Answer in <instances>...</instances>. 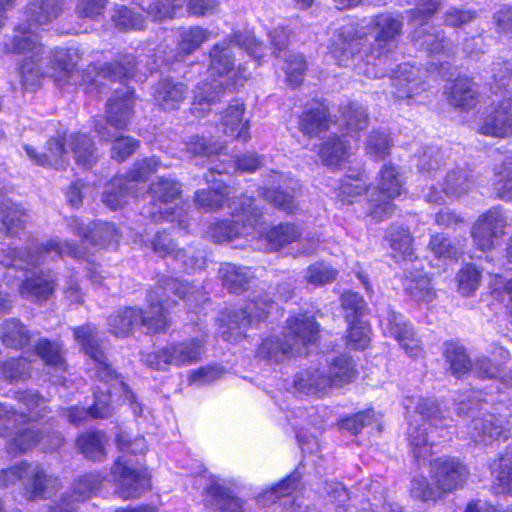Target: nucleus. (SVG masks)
Here are the masks:
<instances>
[{"instance_id": "obj_38", "label": "nucleus", "mask_w": 512, "mask_h": 512, "mask_svg": "<svg viewBox=\"0 0 512 512\" xmlns=\"http://www.w3.org/2000/svg\"><path fill=\"white\" fill-rule=\"evenodd\" d=\"M351 146L349 141L339 137L329 138L319 151L323 163L330 169H342L350 162Z\"/></svg>"}, {"instance_id": "obj_5", "label": "nucleus", "mask_w": 512, "mask_h": 512, "mask_svg": "<svg viewBox=\"0 0 512 512\" xmlns=\"http://www.w3.org/2000/svg\"><path fill=\"white\" fill-rule=\"evenodd\" d=\"M63 0H34L25 12V21L16 29L12 42L6 45L9 52L27 54L20 67L23 86L34 90L40 85L43 73L40 70L39 55L42 47L38 42L39 31L55 19L62 11Z\"/></svg>"}, {"instance_id": "obj_46", "label": "nucleus", "mask_w": 512, "mask_h": 512, "mask_svg": "<svg viewBox=\"0 0 512 512\" xmlns=\"http://www.w3.org/2000/svg\"><path fill=\"white\" fill-rule=\"evenodd\" d=\"M35 355L38 356L46 366L56 371H65L66 364L62 355V348L56 342L41 339L35 346Z\"/></svg>"}, {"instance_id": "obj_33", "label": "nucleus", "mask_w": 512, "mask_h": 512, "mask_svg": "<svg viewBox=\"0 0 512 512\" xmlns=\"http://www.w3.org/2000/svg\"><path fill=\"white\" fill-rule=\"evenodd\" d=\"M40 441H45V449H55L61 445L62 437L58 433H52L45 437L41 436L39 431L34 429V426L25 429L19 428L15 436L9 440L8 450L10 452H24Z\"/></svg>"}, {"instance_id": "obj_55", "label": "nucleus", "mask_w": 512, "mask_h": 512, "mask_svg": "<svg viewBox=\"0 0 512 512\" xmlns=\"http://www.w3.org/2000/svg\"><path fill=\"white\" fill-rule=\"evenodd\" d=\"M481 272L473 265L464 266L457 274L458 291L461 295L469 297L478 289Z\"/></svg>"}, {"instance_id": "obj_24", "label": "nucleus", "mask_w": 512, "mask_h": 512, "mask_svg": "<svg viewBox=\"0 0 512 512\" xmlns=\"http://www.w3.org/2000/svg\"><path fill=\"white\" fill-rule=\"evenodd\" d=\"M506 218L499 208H492L479 216L471 228L474 245L481 251H486L504 234Z\"/></svg>"}, {"instance_id": "obj_20", "label": "nucleus", "mask_w": 512, "mask_h": 512, "mask_svg": "<svg viewBox=\"0 0 512 512\" xmlns=\"http://www.w3.org/2000/svg\"><path fill=\"white\" fill-rule=\"evenodd\" d=\"M480 132L498 138L512 135V98L508 91L494 93L491 111L480 126Z\"/></svg>"}, {"instance_id": "obj_31", "label": "nucleus", "mask_w": 512, "mask_h": 512, "mask_svg": "<svg viewBox=\"0 0 512 512\" xmlns=\"http://www.w3.org/2000/svg\"><path fill=\"white\" fill-rule=\"evenodd\" d=\"M287 181L288 178L286 176L274 172L269 176L267 187L263 188L262 196L275 207L287 212H292L295 209L294 196L282 191V188L285 186L294 190L297 181L289 179L290 184H286Z\"/></svg>"}, {"instance_id": "obj_7", "label": "nucleus", "mask_w": 512, "mask_h": 512, "mask_svg": "<svg viewBox=\"0 0 512 512\" xmlns=\"http://www.w3.org/2000/svg\"><path fill=\"white\" fill-rule=\"evenodd\" d=\"M233 220H224L213 224L210 228V236L216 242L231 241L240 236L256 234L264 238L270 250L277 251L294 241L300 232L294 224H279L264 234L261 223V213L254 206V200L250 197H243L237 203L233 202Z\"/></svg>"}, {"instance_id": "obj_26", "label": "nucleus", "mask_w": 512, "mask_h": 512, "mask_svg": "<svg viewBox=\"0 0 512 512\" xmlns=\"http://www.w3.org/2000/svg\"><path fill=\"white\" fill-rule=\"evenodd\" d=\"M245 107L240 100H233L219 115L217 132L238 141L247 142L250 139L249 120L244 118Z\"/></svg>"}, {"instance_id": "obj_57", "label": "nucleus", "mask_w": 512, "mask_h": 512, "mask_svg": "<svg viewBox=\"0 0 512 512\" xmlns=\"http://www.w3.org/2000/svg\"><path fill=\"white\" fill-rule=\"evenodd\" d=\"M337 275V270L324 262L310 265L306 272V280L313 286H321L332 282Z\"/></svg>"}, {"instance_id": "obj_12", "label": "nucleus", "mask_w": 512, "mask_h": 512, "mask_svg": "<svg viewBox=\"0 0 512 512\" xmlns=\"http://www.w3.org/2000/svg\"><path fill=\"white\" fill-rule=\"evenodd\" d=\"M439 152L434 149L425 151L419 157L418 166L422 172L429 175L433 172L434 179H438L437 184L431 183L424 197L429 203H443L445 198L456 199L468 193L472 187V181L465 170L453 169L445 175L439 170L438 164Z\"/></svg>"}, {"instance_id": "obj_42", "label": "nucleus", "mask_w": 512, "mask_h": 512, "mask_svg": "<svg viewBox=\"0 0 512 512\" xmlns=\"http://www.w3.org/2000/svg\"><path fill=\"white\" fill-rule=\"evenodd\" d=\"M477 99L478 92L468 78L457 79L450 88L449 101L456 107L470 109L477 103Z\"/></svg>"}, {"instance_id": "obj_36", "label": "nucleus", "mask_w": 512, "mask_h": 512, "mask_svg": "<svg viewBox=\"0 0 512 512\" xmlns=\"http://www.w3.org/2000/svg\"><path fill=\"white\" fill-rule=\"evenodd\" d=\"M222 171H215L211 168L206 175V182L209 189L199 190L195 194V202L199 207L205 210H214L222 206L223 201L226 197V187L223 181L217 179V175H222Z\"/></svg>"}, {"instance_id": "obj_1", "label": "nucleus", "mask_w": 512, "mask_h": 512, "mask_svg": "<svg viewBox=\"0 0 512 512\" xmlns=\"http://www.w3.org/2000/svg\"><path fill=\"white\" fill-rule=\"evenodd\" d=\"M402 23L390 14H381L361 25H347L335 35L330 52L340 66H353L368 78L384 76L391 43L400 34Z\"/></svg>"}, {"instance_id": "obj_25", "label": "nucleus", "mask_w": 512, "mask_h": 512, "mask_svg": "<svg viewBox=\"0 0 512 512\" xmlns=\"http://www.w3.org/2000/svg\"><path fill=\"white\" fill-rule=\"evenodd\" d=\"M468 474L467 467L453 457H441L431 463V477L441 492L461 488Z\"/></svg>"}, {"instance_id": "obj_8", "label": "nucleus", "mask_w": 512, "mask_h": 512, "mask_svg": "<svg viewBox=\"0 0 512 512\" xmlns=\"http://www.w3.org/2000/svg\"><path fill=\"white\" fill-rule=\"evenodd\" d=\"M404 408L409 414V427L407 437L411 452L418 461H425L432 455L435 445L433 431L428 434L430 427L439 429L438 435L443 437L442 411L431 398L422 396H407L403 402Z\"/></svg>"}, {"instance_id": "obj_58", "label": "nucleus", "mask_w": 512, "mask_h": 512, "mask_svg": "<svg viewBox=\"0 0 512 512\" xmlns=\"http://www.w3.org/2000/svg\"><path fill=\"white\" fill-rule=\"evenodd\" d=\"M0 374L10 381L26 380L30 376V362L22 357L11 359L2 364Z\"/></svg>"}, {"instance_id": "obj_43", "label": "nucleus", "mask_w": 512, "mask_h": 512, "mask_svg": "<svg viewBox=\"0 0 512 512\" xmlns=\"http://www.w3.org/2000/svg\"><path fill=\"white\" fill-rule=\"evenodd\" d=\"M380 326L386 336H390L396 341H403L407 337L409 338L412 328L401 314H397L391 309H387L380 315Z\"/></svg>"}, {"instance_id": "obj_63", "label": "nucleus", "mask_w": 512, "mask_h": 512, "mask_svg": "<svg viewBox=\"0 0 512 512\" xmlns=\"http://www.w3.org/2000/svg\"><path fill=\"white\" fill-rule=\"evenodd\" d=\"M390 148L389 136L383 132H372L367 140L366 152L374 158L380 159L388 155Z\"/></svg>"}, {"instance_id": "obj_9", "label": "nucleus", "mask_w": 512, "mask_h": 512, "mask_svg": "<svg viewBox=\"0 0 512 512\" xmlns=\"http://www.w3.org/2000/svg\"><path fill=\"white\" fill-rule=\"evenodd\" d=\"M356 375L355 365L347 356L328 359L297 372L292 380L294 392L300 395L324 397L333 387L350 383Z\"/></svg>"}, {"instance_id": "obj_16", "label": "nucleus", "mask_w": 512, "mask_h": 512, "mask_svg": "<svg viewBox=\"0 0 512 512\" xmlns=\"http://www.w3.org/2000/svg\"><path fill=\"white\" fill-rule=\"evenodd\" d=\"M421 2V7L411 12L410 24L412 27H417L413 35L415 46L427 50L438 61L431 62L428 70L432 73L442 67L443 63L440 60L448 56L449 53L447 45L444 44V38L439 33L432 34L424 28L431 15L438 10L440 1L421 0Z\"/></svg>"}, {"instance_id": "obj_59", "label": "nucleus", "mask_w": 512, "mask_h": 512, "mask_svg": "<svg viewBox=\"0 0 512 512\" xmlns=\"http://www.w3.org/2000/svg\"><path fill=\"white\" fill-rule=\"evenodd\" d=\"M112 20L120 30H141L144 27V18L124 6L115 10Z\"/></svg>"}, {"instance_id": "obj_61", "label": "nucleus", "mask_w": 512, "mask_h": 512, "mask_svg": "<svg viewBox=\"0 0 512 512\" xmlns=\"http://www.w3.org/2000/svg\"><path fill=\"white\" fill-rule=\"evenodd\" d=\"M135 67L136 63L134 62V59L128 58L124 64L118 63L115 66L113 64L105 65L99 73L98 77L102 76L103 78H109L113 81H121L124 78H134Z\"/></svg>"}, {"instance_id": "obj_30", "label": "nucleus", "mask_w": 512, "mask_h": 512, "mask_svg": "<svg viewBox=\"0 0 512 512\" xmlns=\"http://www.w3.org/2000/svg\"><path fill=\"white\" fill-rule=\"evenodd\" d=\"M371 189L368 187L367 178L364 173L358 172L357 174L346 175L340 182L337 189V199L343 206L357 204L366 200V206H368V199ZM368 208H366L365 214H368Z\"/></svg>"}, {"instance_id": "obj_49", "label": "nucleus", "mask_w": 512, "mask_h": 512, "mask_svg": "<svg viewBox=\"0 0 512 512\" xmlns=\"http://www.w3.org/2000/svg\"><path fill=\"white\" fill-rule=\"evenodd\" d=\"M497 479L498 493H512V447L492 466Z\"/></svg>"}, {"instance_id": "obj_29", "label": "nucleus", "mask_w": 512, "mask_h": 512, "mask_svg": "<svg viewBox=\"0 0 512 512\" xmlns=\"http://www.w3.org/2000/svg\"><path fill=\"white\" fill-rule=\"evenodd\" d=\"M152 249L160 257H172L175 261L180 262V268L187 272H193L202 268L204 258L195 256L194 251H190L189 255L186 251L176 250L173 242L167 234L158 233L152 241Z\"/></svg>"}, {"instance_id": "obj_28", "label": "nucleus", "mask_w": 512, "mask_h": 512, "mask_svg": "<svg viewBox=\"0 0 512 512\" xmlns=\"http://www.w3.org/2000/svg\"><path fill=\"white\" fill-rule=\"evenodd\" d=\"M205 504L219 512H244L241 501L234 497L224 481L210 476L204 492Z\"/></svg>"}, {"instance_id": "obj_22", "label": "nucleus", "mask_w": 512, "mask_h": 512, "mask_svg": "<svg viewBox=\"0 0 512 512\" xmlns=\"http://www.w3.org/2000/svg\"><path fill=\"white\" fill-rule=\"evenodd\" d=\"M17 479H26V489L30 495L35 497H46L48 486L53 485L56 479L46 477L38 465L21 463L19 466L1 471L0 487H6Z\"/></svg>"}, {"instance_id": "obj_44", "label": "nucleus", "mask_w": 512, "mask_h": 512, "mask_svg": "<svg viewBox=\"0 0 512 512\" xmlns=\"http://www.w3.org/2000/svg\"><path fill=\"white\" fill-rule=\"evenodd\" d=\"M219 275L224 286L232 292H237L250 281L253 272L247 267L224 263L219 268Z\"/></svg>"}, {"instance_id": "obj_37", "label": "nucleus", "mask_w": 512, "mask_h": 512, "mask_svg": "<svg viewBox=\"0 0 512 512\" xmlns=\"http://www.w3.org/2000/svg\"><path fill=\"white\" fill-rule=\"evenodd\" d=\"M418 72V69L408 63L399 65L390 78L394 87L392 93L399 99L410 98L419 93L421 83Z\"/></svg>"}, {"instance_id": "obj_11", "label": "nucleus", "mask_w": 512, "mask_h": 512, "mask_svg": "<svg viewBox=\"0 0 512 512\" xmlns=\"http://www.w3.org/2000/svg\"><path fill=\"white\" fill-rule=\"evenodd\" d=\"M67 142H69L78 165L90 167L95 162V149L92 141L85 134L70 135L68 140L61 136L52 137L47 143L46 151L43 153H38L29 145H26L24 149L33 163L40 166L62 169L69 159V150L66 147Z\"/></svg>"}, {"instance_id": "obj_13", "label": "nucleus", "mask_w": 512, "mask_h": 512, "mask_svg": "<svg viewBox=\"0 0 512 512\" xmlns=\"http://www.w3.org/2000/svg\"><path fill=\"white\" fill-rule=\"evenodd\" d=\"M404 192V182L399 169L385 164L379 172L377 185L371 189L368 214L375 221L387 219L394 211L392 200Z\"/></svg>"}, {"instance_id": "obj_15", "label": "nucleus", "mask_w": 512, "mask_h": 512, "mask_svg": "<svg viewBox=\"0 0 512 512\" xmlns=\"http://www.w3.org/2000/svg\"><path fill=\"white\" fill-rule=\"evenodd\" d=\"M159 167L160 162L156 157L135 163L127 177H115L110 181L103 192V203L111 210L123 207L133 197L132 193L137 191L138 183L146 181ZM134 197L138 195L135 194Z\"/></svg>"}, {"instance_id": "obj_41", "label": "nucleus", "mask_w": 512, "mask_h": 512, "mask_svg": "<svg viewBox=\"0 0 512 512\" xmlns=\"http://www.w3.org/2000/svg\"><path fill=\"white\" fill-rule=\"evenodd\" d=\"M328 109L324 104L310 108L300 118V130L309 136L318 135L329 127Z\"/></svg>"}, {"instance_id": "obj_35", "label": "nucleus", "mask_w": 512, "mask_h": 512, "mask_svg": "<svg viewBox=\"0 0 512 512\" xmlns=\"http://www.w3.org/2000/svg\"><path fill=\"white\" fill-rule=\"evenodd\" d=\"M69 225L76 235L99 246H109L118 240V231L111 223H97L92 229H88L78 219L73 218Z\"/></svg>"}, {"instance_id": "obj_10", "label": "nucleus", "mask_w": 512, "mask_h": 512, "mask_svg": "<svg viewBox=\"0 0 512 512\" xmlns=\"http://www.w3.org/2000/svg\"><path fill=\"white\" fill-rule=\"evenodd\" d=\"M318 325L313 317L300 314L290 317L284 334V341L271 336L262 341L257 356L269 363H278L293 355H302V350L314 343L318 337Z\"/></svg>"}, {"instance_id": "obj_4", "label": "nucleus", "mask_w": 512, "mask_h": 512, "mask_svg": "<svg viewBox=\"0 0 512 512\" xmlns=\"http://www.w3.org/2000/svg\"><path fill=\"white\" fill-rule=\"evenodd\" d=\"M168 293L178 296L189 306L206 300L199 289L191 287L188 283H183L176 278L165 279L157 289L149 291L147 295L152 315L143 316L142 311L135 308L119 310L108 319L111 333L116 336H127L138 325L145 326L149 332L165 329L168 325L167 313L174 303L170 300Z\"/></svg>"}, {"instance_id": "obj_17", "label": "nucleus", "mask_w": 512, "mask_h": 512, "mask_svg": "<svg viewBox=\"0 0 512 512\" xmlns=\"http://www.w3.org/2000/svg\"><path fill=\"white\" fill-rule=\"evenodd\" d=\"M444 354L452 373L458 377L472 370L478 377L497 378L502 374L501 365L509 359L508 351L503 347H497L492 355L493 359H499L500 363L492 364L491 359L483 357L471 365L464 348L455 343L446 344Z\"/></svg>"}, {"instance_id": "obj_54", "label": "nucleus", "mask_w": 512, "mask_h": 512, "mask_svg": "<svg viewBox=\"0 0 512 512\" xmlns=\"http://www.w3.org/2000/svg\"><path fill=\"white\" fill-rule=\"evenodd\" d=\"M180 37L179 52L180 54L188 55L198 49L208 39L209 33L203 28L191 27L183 30Z\"/></svg>"}, {"instance_id": "obj_14", "label": "nucleus", "mask_w": 512, "mask_h": 512, "mask_svg": "<svg viewBox=\"0 0 512 512\" xmlns=\"http://www.w3.org/2000/svg\"><path fill=\"white\" fill-rule=\"evenodd\" d=\"M181 193V186L170 178H159L153 182L147 192L150 206L143 212L153 221L178 222L181 227L186 213L182 207H178L175 201Z\"/></svg>"}, {"instance_id": "obj_39", "label": "nucleus", "mask_w": 512, "mask_h": 512, "mask_svg": "<svg viewBox=\"0 0 512 512\" xmlns=\"http://www.w3.org/2000/svg\"><path fill=\"white\" fill-rule=\"evenodd\" d=\"M187 94V87L182 83L169 80L160 82L154 92L155 102L166 111L178 109Z\"/></svg>"}, {"instance_id": "obj_3", "label": "nucleus", "mask_w": 512, "mask_h": 512, "mask_svg": "<svg viewBox=\"0 0 512 512\" xmlns=\"http://www.w3.org/2000/svg\"><path fill=\"white\" fill-rule=\"evenodd\" d=\"M74 337L85 354L93 361L97 376L103 382V386L98 387L92 407L88 409L72 407L67 410L69 421L73 424H80L90 418H108L113 412L110 401L113 394L118 392L121 393L124 401L128 402L134 415L141 416L143 412L142 405L107 363L106 357L98 344L96 328L90 324L77 327L74 329Z\"/></svg>"}, {"instance_id": "obj_32", "label": "nucleus", "mask_w": 512, "mask_h": 512, "mask_svg": "<svg viewBox=\"0 0 512 512\" xmlns=\"http://www.w3.org/2000/svg\"><path fill=\"white\" fill-rule=\"evenodd\" d=\"M77 58V51L74 49H57L51 59L50 71L46 73L58 84H76L78 74L74 68Z\"/></svg>"}, {"instance_id": "obj_60", "label": "nucleus", "mask_w": 512, "mask_h": 512, "mask_svg": "<svg viewBox=\"0 0 512 512\" xmlns=\"http://www.w3.org/2000/svg\"><path fill=\"white\" fill-rule=\"evenodd\" d=\"M182 7L183 2L181 0H161V2L151 3L147 8V14L153 20H164L173 18Z\"/></svg>"}, {"instance_id": "obj_6", "label": "nucleus", "mask_w": 512, "mask_h": 512, "mask_svg": "<svg viewBox=\"0 0 512 512\" xmlns=\"http://www.w3.org/2000/svg\"><path fill=\"white\" fill-rule=\"evenodd\" d=\"M63 255L80 256L77 249L70 243H61L56 239H51L45 244L35 247L33 252L10 249L2 263L10 269L26 270L27 274L19 286V293L25 299L42 302L48 300L53 294L55 280L50 272L37 273L33 269L40 263L54 260Z\"/></svg>"}, {"instance_id": "obj_40", "label": "nucleus", "mask_w": 512, "mask_h": 512, "mask_svg": "<svg viewBox=\"0 0 512 512\" xmlns=\"http://www.w3.org/2000/svg\"><path fill=\"white\" fill-rule=\"evenodd\" d=\"M392 256L397 261L412 262L416 260L413 239L410 232L403 227H392L387 236Z\"/></svg>"}, {"instance_id": "obj_50", "label": "nucleus", "mask_w": 512, "mask_h": 512, "mask_svg": "<svg viewBox=\"0 0 512 512\" xmlns=\"http://www.w3.org/2000/svg\"><path fill=\"white\" fill-rule=\"evenodd\" d=\"M340 125H344L351 138H354L353 133L356 134L367 125L366 109L357 103H350L343 107Z\"/></svg>"}, {"instance_id": "obj_34", "label": "nucleus", "mask_w": 512, "mask_h": 512, "mask_svg": "<svg viewBox=\"0 0 512 512\" xmlns=\"http://www.w3.org/2000/svg\"><path fill=\"white\" fill-rule=\"evenodd\" d=\"M403 287L410 298L419 304H429L436 297L430 278L418 268L405 272Z\"/></svg>"}, {"instance_id": "obj_21", "label": "nucleus", "mask_w": 512, "mask_h": 512, "mask_svg": "<svg viewBox=\"0 0 512 512\" xmlns=\"http://www.w3.org/2000/svg\"><path fill=\"white\" fill-rule=\"evenodd\" d=\"M497 410L499 411L498 418L495 414L473 417L469 435L475 443L490 444L501 437L507 439L508 434L512 435V428H503L502 424H498L505 420L508 425H512V408H505L504 413L499 408Z\"/></svg>"}, {"instance_id": "obj_56", "label": "nucleus", "mask_w": 512, "mask_h": 512, "mask_svg": "<svg viewBox=\"0 0 512 512\" xmlns=\"http://www.w3.org/2000/svg\"><path fill=\"white\" fill-rule=\"evenodd\" d=\"M286 80L291 87H296L302 83L306 62L301 54L285 53Z\"/></svg>"}, {"instance_id": "obj_19", "label": "nucleus", "mask_w": 512, "mask_h": 512, "mask_svg": "<svg viewBox=\"0 0 512 512\" xmlns=\"http://www.w3.org/2000/svg\"><path fill=\"white\" fill-rule=\"evenodd\" d=\"M203 351V340L194 338L169 343L162 349L142 355L143 362L155 370H168L198 361Z\"/></svg>"}, {"instance_id": "obj_64", "label": "nucleus", "mask_w": 512, "mask_h": 512, "mask_svg": "<svg viewBox=\"0 0 512 512\" xmlns=\"http://www.w3.org/2000/svg\"><path fill=\"white\" fill-rule=\"evenodd\" d=\"M495 189L504 200H512V167L511 163H503L495 173Z\"/></svg>"}, {"instance_id": "obj_23", "label": "nucleus", "mask_w": 512, "mask_h": 512, "mask_svg": "<svg viewBox=\"0 0 512 512\" xmlns=\"http://www.w3.org/2000/svg\"><path fill=\"white\" fill-rule=\"evenodd\" d=\"M117 493L124 499L135 498L150 488V478L144 468H133L118 458L112 468Z\"/></svg>"}, {"instance_id": "obj_27", "label": "nucleus", "mask_w": 512, "mask_h": 512, "mask_svg": "<svg viewBox=\"0 0 512 512\" xmlns=\"http://www.w3.org/2000/svg\"><path fill=\"white\" fill-rule=\"evenodd\" d=\"M134 103L133 91L128 87L116 91L107 104L106 124L117 130L126 128L133 114Z\"/></svg>"}, {"instance_id": "obj_47", "label": "nucleus", "mask_w": 512, "mask_h": 512, "mask_svg": "<svg viewBox=\"0 0 512 512\" xmlns=\"http://www.w3.org/2000/svg\"><path fill=\"white\" fill-rule=\"evenodd\" d=\"M106 441L107 438L104 433L88 432L78 437L77 446L87 458L101 460L105 456L104 445Z\"/></svg>"}, {"instance_id": "obj_2", "label": "nucleus", "mask_w": 512, "mask_h": 512, "mask_svg": "<svg viewBox=\"0 0 512 512\" xmlns=\"http://www.w3.org/2000/svg\"><path fill=\"white\" fill-rule=\"evenodd\" d=\"M234 49H244L255 59L263 57L261 45L250 32L236 34L216 44L210 52L209 76L212 82H201L194 91L191 112L196 117L205 116L220 93L235 88L246 78L245 69L234 64Z\"/></svg>"}, {"instance_id": "obj_62", "label": "nucleus", "mask_w": 512, "mask_h": 512, "mask_svg": "<svg viewBox=\"0 0 512 512\" xmlns=\"http://www.w3.org/2000/svg\"><path fill=\"white\" fill-rule=\"evenodd\" d=\"M16 398L19 403H22L27 408L30 419L36 420L44 415L47 408L45 404L46 401L37 393L31 391L18 392Z\"/></svg>"}, {"instance_id": "obj_45", "label": "nucleus", "mask_w": 512, "mask_h": 512, "mask_svg": "<svg viewBox=\"0 0 512 512\" xmlns=\"http://www.w3.org/2000/svg\"><path fill=\"white\" fill-rule=\"evenodd\" d=\"M429 248L434 255L437 267L446 266L457 260L460 250L452 245L443 234H435L431 237Z\"/></svg>"}, {"instance_id": "obj_53", "label": "nucleus", "mask_w": 512, "mask_h": 512, "mask_svg": "<svg viewBox=\"0 0 512 512\" xmlns=\"http://www.w3.org/2000/svg\"><path fill=\"white\" fill-rule=\"evenodd\" d=\"M347 343L353 349H365L370 342V327L362 318L347 321Z\"/></svg>"}, {"instance_id": "obj_18", "label": "nucleus", "mask_w": 512, "mask_h": 512, "mask_svg": "<svg viewBox=\"0 0 512 512\" xmlns=\"http://www.w3.org/2000/svg\"><path fill=\"white\" fill-rule=\"evenodd\" d=\"M274 307L269 299L255 296L247 303L244 310L223 313L219 321L222 323V337L229 342H237L249 326L258 324L265 319Z\"/></svg>"}, {"instance_id": "obj_51", "label": "nucleus", "mask_w": 512, "mask_h": 512, "mask_svg": "<svg viewBox=\"0 0 512 512\" xmlns=\"http://www.w3.org/2000/svg\"><path fill=\"white\" fill-rule=\"evenodd\" d=\"M1 339L6 347L22 348L29 340L25 327L17 320H7L1 328Z\"/></svg>"}, {"instance_id": "obj_52", "label": "nucleus", "mask_w": 512, "mask_h": 512, "mask_svg": "<svg viewBox=\"0 0 512 512\" xmlns=\"http://www.w3.org/2000/svg\"><path fill=\"white\" fill-rule=\"evenodd\" d=\"M299 481L298 473L294 472L283 479L269 490L259 495L257 502L261 505H267L268 502H274L281 497L289 496L297 486Z\"/></svg>"}, {"instance_id": "obj_48", "label": "nucleus", "mask_w": 512, "mask_h": 512, "mask_svg": "<svg viewBox=\"0 0 512 512\" xmlns=\"http://www.w3.org/2000/svg\"><path fill=\"white\" fill-rule=\"evenodd\" d=\"M0 215L2 224L6 227L7 232L11 234L22 228L28 218L25 211L10 200L1 202Z\"/></svg>"}]
</instances>
